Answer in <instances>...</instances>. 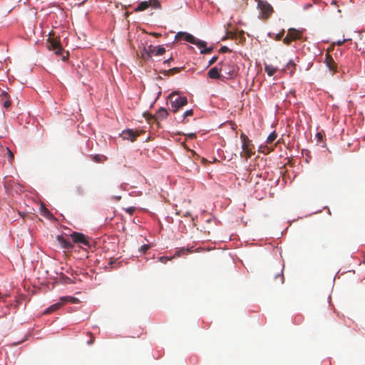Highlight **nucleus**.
Wrapping results in <instances>:
<instances>
[{"mask_svg": "<svg viewBox=\"0 0 365 365\" xmlns=\"http://www.w3.org/2000/svg\"><path fill=\"white\" fill-rule=\"evenodd\" d=\"M43 34L47 36V34H46V32H43ZM48 36H49L47 39L48 49L54 51V53L57 56H62V60L66 61L67 58V56H63L64 50L61 46L59 41L56 38H51V36H55V33L53 31H50L48 34Z\"/></svg>", "mask_w": 365, "mask_h": 365, "instance_id": "obj_1", "label": "nucleus"}, {"mask_svg": "<svg viewBox=\"0 0 365 365\" xmlns=\"http://www.w3.org/2000/svg\"><path fill=\"white\" fill-rule=\"evenodd\" d=\"M168 98L170 101L171 110L176 113L181 107L187 103V99L185 96H177L175 92L170 93Z\"/></svg>", "mask_w": 365, "mask_h": 365, "instance_id": "obj_2", "label": "nucleus"}, {"mask_svg": "<svg viewBox=\"0 0 365 365\" xmlns=\"http://www.w3.org/2000/svg\"><path fill=\"white\" fill-rule=\"evenodd\" d=\"M175 39L177 41L185 40L189 43L196 45L198 47H205L207 46V43L205 41L198 40L192 35L186 32H178L175 35Z\"/></svg>", "mask_w": 365, "mask_h": 365, "instance_id": "obj_3", "label": "nucleus"}, {"mask_svg": "<svg viewBox=\"0 0 365 365\" xmlns=\"http://www.w3.org/2000/svg\"><path fill=\"white\" fill-rule=\"evenodd\" d=\"M258 8L259 9V18L264 21L267 20L273 13L272 6L267 1H259L258 2Z\"/></svg>", "mask_w": 365, "mask_h": 365, "instance_id": "obj_4", "label": "nucleus"}, {"mask_svg": "<svg viewBox=\"0 0 365 365\" xmlns=\"http://www.w3.org/2000/svg\"><path fill=\"white\" fill-rule=\"evenodd\" d=\"M240 139L242 143V148L243 152L245 153L244 155L241 154V155L243 157H245L246 158H250L252 156V155L253 154V152L252 151V150L253 148V145L251 143V140L243 133H241V135H240Z\"/></svg>", "mask_w": 365, "mask_h": 365, "instance_id": "obj_5", "label": "nucleus"}, {"mask_svg": "<svg viewBox=\"0 0 365 365\" xmlns=\"http://www.w3.org/2000/svg\"><path fill=\"white\" fill-rule=\"evenodd\" d=\"M244 35V31L242 30H239L232 26V24H228V27L226 28V34L225 37L222 38V41L226 39H237V37L242 38Z\"/></svg>", "mask_w": 365, "mask_h": 365, "instance_id": "obj_6", "label": "nucleus"}, {"mask_svg": "<svg viewBox=\"0 0 365 365\" xmlns=\"http://www.w3.org/2000/svg\"><path fill=\"white\" fill-rule=\"evenodd\" d=\"M220 71L224 72L229 78H233L237 75V71L233 63L230 62H220Z\"/></svg>", "mask_w": 365, "mask_h": 365, "instance_id": "obj_7", "label": "nucleus"}, {"mask_svg": "<svg viewBox=\"0 0 365 365\" xmlns=\"http://www.w3.org/2000/svg\"><path fill=\"white\" fill-rule=\"evenodd\" d=\"M302 36V31L297 30L295 29H289L283 41L284 43L289 45L292 41L300 39Z\"/></svg>", "mask_w": 365, "mask_h": 365, "instance_id": "obj_8", "label": "nucleus"}, {"mask_svg": "<svg viewBox=\"0 0 365 365\" xmlns=\"http://www.w3.org/2000/svg\"><path fill=\"white\" fill-rule=\"evenodd\" d=\"M144 53H142V56L144 58H149L151 56V53L155 54V56H161L165 53V48L163 46L154 47L153 46H149L148 48L144 49Z\"/></svg>", "mask_w": 365, "mask_h": 365, "instance_id": "obj_9", "label": "nucleus"}, {"mask_svg": "<svg viewBox=\"0 0 365 365\" xmlns=\"http://www.w3.org/2000/svg\"><path fill=\"white\" fill-rule=\"evenodd\" d=\"M149 7L154 9H159L160 7V3L158 0H148L141 1L138 6L135 9V11H143Z\"/></svg>", "mask_w": 365, "mask_h": 365, "instance_id": "obj_10", "label": "nucleus"}, {"mask_svg": "<svg viewBox=\"0 0 365 365\" xmlns=\"http://www.w3.org/2000/svg\"><path fill=\"white\" fill-rule=\"evenodd\" d=\"M73 242L75 243H81L86 246H89L90 243L86 235L80 232H73L71 235Z\"/></svg>", "mask_w": 365, "mask_h": 365, "instance_id": "obj_11", "label": "nucleus"}, {"mask_svg": "<svg viewBox=\"0 0 365 365\" xmlns=\"http://www.w3.org/2000/svg\"><path fill=\"white\" fill-rule=\"evenodd\" d=\"M191 252V250L190 249H185V248H181L178 250H177L175 252V253L174 254V255L169 258L168 257H159V261L162 263H166L168 261L172 259L173 258H175V257H180L183 255H187L188 253H190Z\"/></svg>", "mask_w": 365, "mask_h": 365, "instance_id": "obj_12", "label": "nucleus"}, {"mask_svg": "<svg viewBox=\"0 0 365 365\" xmlns=\"http://www.w3.org/2000/svg\"><path fill=\"white\" fill-rule=\"evenodd\" d=\"M139 133L135 132L132 129H128L123 130L120 134V136L123 140H129L131 142H134L136 140V138L139 136Z\"/></svg>", "mask_w": 365, "mask_h": 365, "instance_id": "obj_13", "label": "nucleus"}, {"mask_svg": "<svg viewBox=\"0 0 365 365\" xmlns=\"http://www.w3.org/2000/svg\"><path fill=\"white\" fill-rule=\"evenodd\" d=\"M270 275L274 279V284L280 285L284 283V277L282 273V269L278 270V272H272Z\"/></svg>", "mask_w": 365, "mask_h": 365, "instance_id": "obj_14", "label": "nucleus"}, {"mask_svg": "<svg viewBox=\"0 0 365 365\" xmlns=\"http://www.w3.org/2000/svg\"><path fill=\"white\" fill-rule=\"evenodd\" d=\"M56 240H57L58 243L59 244V245L62 248L69 250V249H71L73 247V244L71 242V240H68V239L64 238L61 235H58L56 237Z\"/></svg>", "mask_w": 365, "mask_h": 365, "instance_id": "obj_15", "label": "nucleus"}, {"mask_svg": "<svg viewBox=\"0 0 365 365\" xmlns=\"http://www.w3.org/2000/svg\"><path fill=\"white\" fill-rule=\"evenodd\" d=\"M0 98L4 107L6 108H9L11 104L9 94L6 92L3 91L2 93L0 95Z\"/></svg>", "mask_w": 365, "mask_h": 365, "instance_id": "obj_16", "label": "nucleus"}, {"mask_svg": "<svg viewBox=\"0 0 365 365\" xmlns=\"http://www.w3.org/2000/svg\"><path fill=\"white\" fill-rule=\"evenodd\" d=\"M168 115V113L166 109L163 108H160L156 113L155 115V118L158 120H164L165 119Z\"/></svg>", "mask_w": 365, "mask_h": 365, "instance_id": "obj_17", "label": "nucleus"}, {"mask_svg": "<svg viewBox=\"0 0 365 365\" xmlns=\"http://www.w3.org/2000/svg\"><path fill=\"white\" fill-rule=\"evenodd\" d=\"M220 68L217 67L212 68L207 73L208 76L212 79H218L220 78Z\"/></svg>", "mask_w": 365, "mask_h": 365, "instance_id": "obj_18", "label": "nucleus"}, {"mask_svg": "<svg viewBox=\"0 0 365 365\" xmlns=\"http://www.w3.org/2000/svg\"><path fill=\"white\" fill-rule=\"evenodd\" d=\"M325 61L330 71H336V65L331 56L327 55Z\"/></svg>", "mask_w": 365, "mask_h": 365, "instance_id": "obj_19", "label": "nucleus"}, {"mask_svg": "<svg viewBox=\"0 0 365 365\" xmlns=\"http://www.w3.org/2000/svg\"><path fill=\"white\" fill-rule=\"evenodd\" d=\"M63 305V302L62 301L60 300L59 302H57L54 304H52L51 306H50L46 311H45V314H51L55 311H56L57 309H58L59 308H61L62 306Z\"/></svg>", "mask_w": 365, "mask_h": 365, "instance_id": "obj_20", "label": "nucleus"}, {"mask_svg": "<svg viewBox=\"0 0 365 365\" xmlns=\"http://www.w3.org/2000/svg\"><path fill=\"white\" fill-rule=\"evenodd\" d=\"M264 71L267 72L268 76H272L277 71V68L274 67L272 65H269V64L265 63Z\"/></svg>", "mask_w": 365, "mask_h": 365, "instance_id": "obj_21", "label": "nucleus"}, {"mask_svg": "<svg viewBox=\"0 0 365 365\" xmlns=\"http://www.w3.org/2000/svg\"><path fill=\"white\" fill-rule=\"evenodd\" d=\"M181 69L182 68L175 67L169 70L164 71L163 73L166 76H173L179 73L181 71Z\"/></svg>", "mask_w": 365, "mask_h": 365, "instance_id": "obj_22", "label": "nucleus"}, {"mask_svg": "<svg viewBox=\"0 0 365 365\" xmlns=\"http://www.w3.org/2000/svg\"><path fill=\"white\" fill-rule=\"evenodd\" d=\"M60 300L63 302V304L67 302H70L71 303H77L78 302L77 298L73 297H63L60 299Z\"/></svg>", "mask_w": 365, "mask_h": 365, "instance_id": "obj_23", "label": "nucleus"}, {"mask_svg": "<svg viewBox=\"0 0 365 365\" xmlns=\"http://www.w3.org/2000/svg\"><path fill=\"white\" fill-rule=\"evenodd\" d=\"M277 133L274 131L272 133H271L269 136L267 137V144H271L272 143L275 139L277 138Z\"/></svg>", "mask_w": 365, "mask_h": 365, "instance_id": "obj_24", "label": "nucleus"}, {"mask_svg": "<svg viewBox=\"0 0 365 365\" xmlns=\"http://www.w3.org/2000/svg\"><path fill=\"white\" fill-rule=\"evenodd\" d=\"M92 158L96 163H100L103 160V159H105L106 158L103 155H96L93 156Z\"/></svg>", "mask_w": 365, "mask_h": 365, "instance_id": "obj_25", "label": "nucleus"}, {"mask_svg": "<svg viewBox=\"0 0 365 365\" xmlns=\"http://www.w3.org/2000/svg\"><path fill=\"white\" fill-rule=\"evenodd\" d=\"M75 192L78 195H83L84 194V190L81 186H77L76 187Z\"/></svg>", "mask_w": 365, "mask_h": 365, "instance_id": "obj_26", "label": "nucleus"}, {"mask_svg": "<svg viewBox=\"0 0 365 365\" xmlns=\"http://www.w3.org/2000/svg\"><path fill=\"white\" fill-rule=\"evenodd\" d=\"M204 49L201 50L200 53H202V54H208V53H210L212 51V48L210 47V48H206V46L205 47H203Z\"/></svg>", "mask_w": 365, "mask_h": 365, "instance_id": "obj_27", "label": "nucleus"}, {"mask_svg": "<svg viewBox=\"0 0 365 365\" xmlns=\"http://www.w3.org/2000/svg\"><path fill=\"white\" fill-rule=\"evenodd\" d=\"M149 249H150L149 245H144L140 247L139 251L141 252L142 253L145 254Z\"/></svg>", "mask_w": 365, "mask_h": 365, "instance_id": "obj_28", "label": "nucleus"}, {"mask_svg": "<svg viewBox=\"0 0 365 365\" xmlns=\"http://www.w3.org/2000/svg\"><path fill=\"white\" fill-rule=\"evenodd\" d=\"M219 51L222 53H225L227 52H231L232 51L227 46H224L220 48Z\"/></svg>", "mask_w": 365, "mask_h": 365, "instance_id": "obj_29", "label": "nucleus"}, {"mask_svg": "<svg viewBox=\"0 0 365 365\" xmlns=\"http://www.w3.org/2000/svg\"><path fill=\"white\" fill-rule=\"evenodd\" d=\"M135 211V207H130L125 209V212L129 213L130 215L133 214V212Z\"/></svg>", "mask_w": 365, "mask_h": 365, "instance_id": "obj_30", "label": "nucleus"}, {"mask_svg": "<svg viewBox=\"0 0 365 365\" xmlns=\"http://www.w3.org/2000/svg\"><path fill=\"white\" fill-rule=\"evenodd\" d=\"M192 115H193V110L192 109H190V110H188L185 112L184 118H185L186 117L192 116Z\"/></svg>", "mask_w": 365, "mask_h": 365, "instance_id": "obj_31", "label": "nucleus"}, {"mask_svg": "<svg viewBox=\"0 0 365 365\" xmlns=\"http://www.w3.org/2000/svg\"><path fill=\"white\" fill-rule=\"evenodd\" d=\"M351 41V38H344L343 40H339L336 42L338 46H342L346 41Z\"/></svg>", "mask_w": 365, "mask_h": 365, "instance_id": "obj_32", "label": "nucleus"}, {"mask_svg": "<svg viewBox=\"0 0 365 365\" xmlns=\"http://www.w3.org/2000/svg\"><path fill=\"white\" fill-rule=\"evenodd\" d=\"M37 30L39 32L42 31V30H43L42 24H39L38 28L36 25L34 26V34H36Z\"/></svg>", "mask_w": 365, "mask_h": 365, "instance_id": "obj_33", "label": "nucleus"}, {"mask_svg": "<svg viewBox=\"0 0 365 365\" xmlns=\"http://www.w3.org/2000/svg\"><path fill=\"white\" fill-rule=\"evenodd\" d=\"M6 151H7V153H8L10 160L11 161L13 160V159L14 158L13 153L8 148H6Z\"/></svg>", "mask_w": 365, "mask_h": 365, "instance_id": "obj_34", "label": "nucleus"}, {"mask_svg": "<svg viewBox=\"0 0 365 365\" xmlns=\"http://www.w3.org/2000/svg\"><path fill=\"white\" fill-rule=\"evenodd\" d=\"M218 59L217 56H213L209 61V66L214 64Z\"/></svg>", "mask_w": 365, "mask_h": 365, "instance_id": "obj_35", "label": "nucleus"}, {"mask_svg": "<svg viewBox=\"0 0 365 365\" xmlns=\"http://www.w3.org/2000/svg\"><path fill=\"white\" fill-rule=\"evenodd\" d=\"M171 61H173V58H169V59H168V60H165V61H164V63H165H165H170Z\"/></svg>", "mask_w": 365, "mask_h": 365, "instance_id": "obj_36", "label": "nucleus"}, {"mask_svg": "<svg viewBox=\"0 0 365 365\" xmlns=\"http://www.w3.org/2000/svg\"><path fill=\"white\" fill-rule=\"evenodd\" d=\"M93 341H94V339L93 338H91L90 341H88V344L89 345L92 344L93 343Z\"/></svg>", "mask_w": 365, "mask_h": 365, "instance_id": "obj_37", "label": "nucleus"}]
</instances>
